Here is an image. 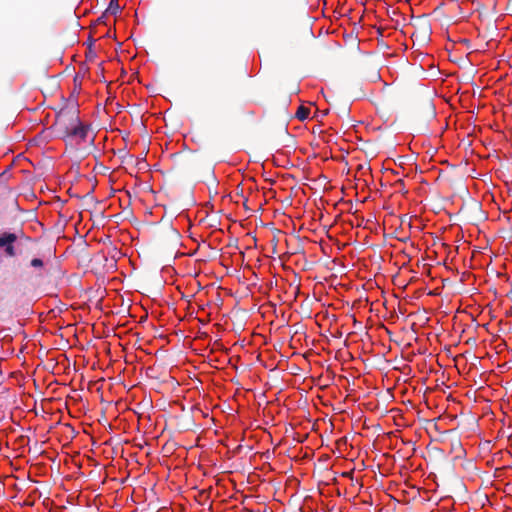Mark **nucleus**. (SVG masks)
<instances>
[{"label":"nucleus","instance_id":"f257e3e1","mask_svg":"<svg viewBox=\"0 0 512 512\" xmlns=\"http://www.w3.org/2000/svg\"><path fill=\"white\" fill-rule=\"evenodd\" d=\"M80 120L77 106L70 105L62 108L56 114L55 126L60 134L67 132V129Z\"/></svg>","mask_w":512,"mask_h":512},{"label":"nucleus","instance_id":"f03ea898","mask_svg":"<svg viewBox=\"0 0 512 512\" xmlns=\"http://www.w3.org/2000/svg\"><path fill=\"white\" fill-rule=\"evenodd\" d=\"M19 240L30 241V237H26L22 231L19 233L3 232L0 235V248L3 249L7 257L13 258L17 255L15 244Z\"/></svg>","mask_w":512,"mask_h":512},{"label":"nucleus","instance_id":"7ed1b4c3","mask_svg":"<svg viewBox=\"0 0 512 512\" xmlns=\"http://www.w3.org/2000/svg\"><path fill=\"white\" fill-rule=\"evenodd\" d=\"M89 126L83 125L79 120L77 124L72 125L67 129V132H63L62 138H79L80 141H85L88 136Z\"/></svg>","mask_w":512,"mask_h":512},{"label":"nucleus","instance_id":"20e7f679","mask_svg":"<svg viewBox=\"0 0 512 512\" xmlns=\"http://www.w3.org/2000/svg\"><path fill=\"white\" fill-rule=\"evenodd\" d=\"M309 114H310V109L305 106H299L296 111V117L300 121L306 120L309 117Z\"/></svg>","mask_w":512,"mask_h":512},{"label":"nucleus","instance_id":"39448f33","mask_svg":"<svg viewBox=\"0 0 512 512\" xmlns=\"http://www.w3.org/2000/svg\"><path fill=\"white\" fill-rule=\"evenodd\" d=\"M119 0H110L109 6L106 12L116 15L120 11Z\"/></svg>","mask_w":512,"mask_h":512},{"label":"nucleus","instance_id":"423d86ee","mask_svg":"<svg viewBox=\"0 0 512 512\" xmlns=\"http://www.w3.org/2000/svg\"><path fill=\"white\" fill-rule=\"evenodd\" d=\"M30 266L35 269H42L44 267V261L40 258H33L30 261Z\"/></svg>","mask_w":512,"mask_h":512},{"label":"nucleus","instance_id":"0eeeda50","mask_svg":"<svg viewBox=\"0 0 512 512\" xmlns=\"http://www.w3.org/2000/svg\"><path fill=\"white\" fill-rule=\"evenodd\" d=\"M352 472H344L342 474L343 477H351Z\"/></svg>","mask_w":512,"mask_h":512},{"label":"nucleus","instance_id":"6e6552de","mask_svg":"<svg viewBox=\"0 0 512 512\" xmlns=\"http://www.w3.org/2000/svg\"><path fill=\"white\" fill-rule=\"evenodd\" d=\"M88 50H89V53H92L91 45H89Z\"/></svg>","mask_w":512,"mask_h":512}]
</instances>
